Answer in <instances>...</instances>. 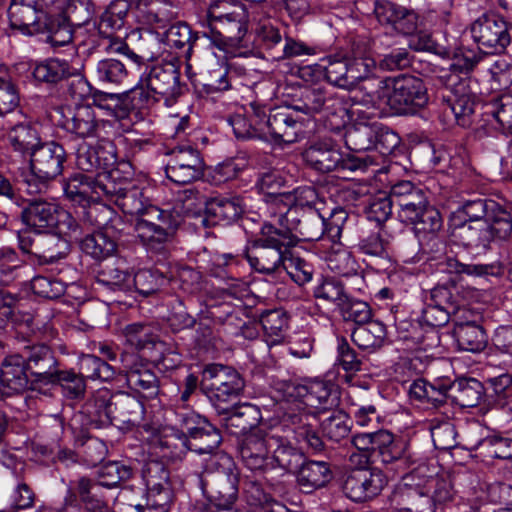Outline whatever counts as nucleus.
<instances>
[{
  "label": "nucleus",
  "mask_w": 512,
  "mask_h": 512,
  "mask_svg": "<svg viewBox=\"0 0 512 512\" xmlns=\"http://www.w3.org/2000/svg\"><path fill=\"white\" fill-rule=\"evenodd\" d=\"M288 397L300 402L286 414V421L291 425L298 442L306 443L313 451L319 452L324 443L317 433L318 415L336 405L332 397V385L321 380L304 384L288 383L285 388Z\"/></svg>",
  "instance_id": "obj_1"
},
{
  "label": "nucleus",
  "mask_w": 512,
  "mask_h": 512,
  "mask_svg": "<svg viewBox=\"0 0 512 512\" xmlns=\"http://www.w3.org/2000/svg\"><path fill=\"white\" fill-rule=\"evenodd\" d=\"M98 481L81 477L68 489L65 503L76 505L77 497L83 503L86 512H107L109 508L104 489L117 487L132 476V468L120 461H109L97 471Z\"/></svg>",
  "instance_id": "obj_2"
},
{
  "label": "nucleus",
  "mask_w": 512,
  "mask_h": 512,
  "mask_svg": "<svg viewBox=\"0 0 512 512\" xmlns=\"http://www.w3.org/2000/svg\"><path fill=\"white\" fill-rule=\"evenodd\" d=\"M369 97L374 105L388 106L396 114L415 113L428 103L424 82L412 75L379 80Z\"/></svg>",
  "instance_id": "obj_3"
},
{
  "label": "nucleus",
  "mask_w": 512,
  "mask_h": 512,
  "mask_svg": "<svg viewBox=\"0 0 512 512\" xmlns=\"http://www.w3.org/2000/svg\"><path fill=\"white\" fill-rule=\"evenodd\" d=\"M178 67L171 63L153 65L145 72L133 90V98H138L141 106L163 102L167 107L174 105L182 94Z\"/></svg>",
  "instance_id": "obj_4"
},
{
  "label": "nucleus",
  "mask_w": 512,
  "mask_h": 512,
  "mask_svg": "<svg viewBox=\"0 0 512 512\" xmlns=\"http://www.w3.org/2000/svg\"><path fill=\"white\" fill-rule=\"evenodd\" d=\"M61 9L59 0H11L8 8L10 27L24 35L42 33L49 18Z\"/></svg>",
  "instance_id": "obj_5"
},
{
  "label": "nucleus",
  "mask_w": 512,
  "mask_h": 512,
  "mask_svg": "<svg viewBox=\"0 0 512 512\" xmlns=\"http://www.w3.org/2000/svg\"><path fill=\"white\" fill-rule=\"evenodd\" d=\"M244 387V379L231 367L212 364L203 371L201 389L215 410L237 399L243 393Z\"/></svg>",
  "instance_id": "obj_6"
},
{
  "label": "nucleus",
  "mask_w": 512,
  "mask_h": 512,
  "mask_svg": "<svg viewBox=\"0 0 512 512\" xmlns=\"http://www.w3.org/2000/svg\"><path fill=\"white\" fill-rule=\"evenodd\" d=\"M351 445L364 453H377L380 462L394 474L404 473L408 460L403 449L388 430L356 433L351 437Z\"/></svg>",
  "instance_id": "obj_7"
},
{
  "label": "nucleus",
  "mask_w": 512,
  "mask_h": 512,
  "mask_svg": "<svg viewBox=\"0 0 512 512\" xmlns=\"http://www.w3.org/2000/svg\"><path fill=\"white\" fill-rule=\"evenodd\" d=\"M303 157L311 168L321 173L334 170L366 171L369 166L377 165L375 157L368 154L343 157L340 151L328 142L312 144L304 151Z\"/></svg>",
  "instance_id": "obj_8"
},
{
  "label": "nucleus",
  "mask_w": 512,
  "mask_h": 512,
  "mask_svg": "<svg viewBox=\"0 0 512 512\" xmlns=\"http://www.w3.org/2000/svg\"><path fill=\"white\" fill-rule=\"evenodd\" d=\"M231 13L225 14L219 22H209L205 36L211 44L227 54H234L240 47H246L249 14L245 7H236Z\"/></svg>",
  "instance_id": "obj_9"
},
{
  "label": "nucleus",
  "mask_w": 512,
  "mask_h": 512,
  "mask_svg": "<svg viewBox=\"0 0 512 512\" xmlns=\"http://www.w3.org/2000/svg\"><path fill=\"white\" fill-rule=\"evenodd\" d=\"M181 221L182 215L179 211L162 209V215L159 217L138 219L135 223V231L149 252L164 254Z\"/></svg>",
  "instance_id": "obj_10"
},
{
  "label": "nucleus",
  "mask_w": 512,
  "mask_h": 512,
  "mask_svg": "<svg viewBox=\"0 0 512 512\" xmlns=\"http://www.w3.org/2000/svg\"><path fill=\"white\" fill-rule=\"evenodd\" d=\"M256 109V116L262 119L263 140L270 138L275 143L292 144L300 139L303 129L295 115V107L267 109L265 105L260 104Z\"/></svg>",
  "instance_id": "obj_11"
},
{
  "label": "nucleus",
  "mask_w": 512,
  "mask_h": 512,
  "mask_svg": "<svg viewBox=\"0 0 512 512\" xmlns=\"http://www.w3.org/2000/svg\"><path fill=\"white\" fill-rule=\"evenodd\" d=\"M95 412L99 418L138 426L144 419L143 403L128 393L109 395L108 391L98 393L93 399Z\"/></svg>",
  "instance_id": "obj_12"
},
{
  "label": "nucleus",
  "mask_w": 512,
  "mask_h": 512,
  "mask_svg": "<svg viewBox=\"0 0 512 512\" xmlns=\"http://www.w3.org/2000/svg\"><path fill=\"white\" fill-rule=\"evenodd\" d=\"M386 512H435L430 496L418 479V470L402 476L388 497Z\"/></svg>",
  "instance_id": "obj_13"
},
{
  "label": "nucleus",
  "mask_w": 512,
  "mask_h": 512,
  "mask_svg": "<svg viewBox=\"0 0 512 512\" xmlns=\"http://www.w3.org/2000/svg\"><path fill=\"white\" fill-rule=\"evenodd\" d=\"M373 13L380 25L403 36L412 35L421 26L426 27V22L433 26L432 21L435 18V14L430 12L423 21H420L415 10L388 0L375 1Z\"/></svg>",
  "instance_id": "obj_14"
},
{
  "label": "nucleus",
  "mask_w": 512,
  "mask_h": 512,
  "mask_svg": "<svg viewBox=\"0 0 512 512\" xmlns=\"http://www.w3.org/2000/svg\"><path fill=\"white\" fill-rule=\"evenodd\" d=\"M20 353L31 377V390L45 393L59 369V363L51 348L43 343L25 344Z\"/></svg>",
  "instance_id": "obj_15"
},
{
  "label": "nucleus",
  "mask_w": 512,
  "mask_h": 512,
  "mask_svg": "<svg viewBox=\"0 0 512 512\" xmlns=\"http://www.w3.org/2000/svg\"><path fill=\"white\" fill-rule=\"evenodd\" d=\"M471 36L484 53L497 54L511 43L510 25L498 14H484L471 25Z\"/></svg>",
  "instance_id": "obj_16"
},
{
  "label": "nucleus",
  "mask_w": 512,
  "mask_h": 512,
  "mask_svg": "<svg viewBox=\"0 0 512 512\" xmlns=\"http://www.w3.org/2000/svg\"><path fill=\"white\" fill-rule=\"evenodd\" d=\"M204 168L205 162L198 149L190 145H178L168 154L165 173L170 181L185 185L201 179Z\"/></svg>",
  "instance_id": "obj_17"
},
{
  "label": "nucleus",
  "mask_w": 512,
  "mask_h": 512,
  "mask_svg": "<svg viewBox=\"0 0 512 512\" xmlns=\"http://www.w3.org/2000/svg\"><path fill=\"white\" fill-rule=\"evenodd\" d=\"M388 484V477L378 468L355 469L342 483L344 495L354 502H366L381 494Z\"/></svg>",
  "instance_id": "obj_18"
},
{
  "label": "nucleus",
  "mask_w": 512,
  "mask_h": 512,
  "mask_svg": "<svg viewBox=\"0 0 512 512\" xmlns=\"http://www.w3.org/2000/svg\"><path fill=\"white\" fill-rule=\"evenodd\" d=\"M500 225L492 222H460L456 224L452 235L465 248L486 251L496 240H507L512 234V222H508L505 234L498 232Z\"/></svg>",
  "instance_id": "obj_19"
},
{
  "label": "nucleus",
  "mask_w": 512,
  "mask_h": 512,
  "mask_svg": "<svg viewBox=\"0 0 512 512\" xmlns=\"http://www.w3.org/2000/svg\"><path fill=\"white\" fill-rule=\"evenodd\" d=\"M276 434L258 428L239 442V454L244 465L252 471H261L269 467L272 448L276 445Z\"/></svg>",
  "instance_id": "obj_20"
},
{
  "label": "nucleus",
  "mask_w": 512,
  "mask_h": 512,
  "mask_svg": "<svg viewBox=\"0 0 512 512\" xmlns=\"http://www.w3.org/2000/svg\"><path fill=\"white\" fill-rule=\"evenodd\" d=\"M462 222H492L500 225L498 232L505 234L508 222H512L510 213L490 198H476L464 202L458 209Z\"/></svg>",
  "instance_id": "obj_21"
},
{
  "label": "nucleus",
  "mask_w": 512,
  "mask_h": 512,
  "mask_svg": "<svg viewBox=\"0 0 512 512\" xmlns=\"http://www.w3.org/2000/svg\"><path fill=\"white\" fill-rule=\"evenodd\" d=\"M221 417L220 422L231 435H242L245 437L248 433L258 429V424L262 419L260 409L249 403H244L235 407L225 406L216 410Z\"/></svg>",
  "instance_id": "obj_22"
},
{
  "label": "nucleus",
  "mask_w": 512,
  "mask_h": 512,
  "mask_svg": "<svg viewBox=\"0 0 512 512\" xmlns=\"http://www.w3.org/2000/svg\"><path fill=\"white\" fill-rule=\"evenodd\" d=\"M105 121L97 117L96 111L89 105H77L64 115L63 129L80 139L99 138Z\"/></svg>",
  "instance_id": "obj_23"
},
{
  "label": "nucleus",
  "mask_w": 512,
  "mask_h": 512,
  "mask_svg": "<svg viewBox=\"0 0 512 512\" xmlns=\"http://www.w3.org/2000/svg\"><path fill=\"white\" fill-rule=\"evenodd\" d=\"M31 155V170L44 180H53L63 171L66 152L62 145L51 141L41 143Z\"/></svg>",
  "instance_id": "obj_24"
},
{
  "label": "nucleus",
  "mask_w": 512,
  "mask_h": 512,
  "mask_svg": "<svg viewBox=\"0 0 512 512\" xmlns=\"http://www.w3.org/2000/svg\"><path fill=\"white\" fill-rule=\"evenodd\" d=\"M239 472L228 474H214L212 478L206 479V493L208 504L219 507L223 510H231L238 499Z\"/></svg>",
  "instance_id": "obj_25"
},
{
  "label": "nucleus",
  "mask_w": 512,
  "mask_h": 512,
  "mask_svg": "<svg viewBox=\"0 0 512 512\" xmlns=\"http://www.w3.org/2000/svg\"><path fill=\"white\" fill-rule=\"evenodd\" d=\"M206 306L207 317L216 324L226 326L230 333H236L245 326L243 304L233 303L219 294L208 298Z\"/></svg>",
  "instance_id": "obj_26"
},
{
  "label": "nucleus",
  "mask_w": 512,
  "mask_h": 512,
  "mask_svg": "<svg viewBox=\"0 0 512 512\" xmlns=\"http://www.w3.org/2000/svg\"><path fill=\"white\" fill-rule=\"evenodd\" d=\"M408 224L413 226L424 252L426 247H429L430 251L436 252L442 249L443 243L437 233L440 231L443 221L440 212L433 205L429 204L417 219Z\"/></svg>",
  "instance_id": "obj_27"
},
{
  "label": "nucleus",
  "mask_w": 512,
  "mask_h": 512,
  "mask_svg": "<svg viewBox=\"0 0 512 512\" xmlns=\"http://www.w3.org/2000/svg\"><path fill=\"white\" fill-rule=\"evenodd\" d=\"M75 155L76 166L85 172L107 169L116 163L114 145L110 141H104L97 146L83 142L77 147Z\"/></svg>",
  "instance_id": "obj_28"
},
{
  "label": "nucleus",
  "mask_w": 512,
  "mask_h": 512,
  "mask_svg": "<svg viewBox=\"0 0 512 512\" xmlns=\"http://www.w3.org/2000/svg\"><path fill=\"white\" fill-rule=\"evenodd\" d=\"M21 353L7 355L0 369V383L7 393L17 394L31 389V377Z\"/></svg>",
  "instance_id": "obj_29"
},
{
  "label": "nucleus",
  "mask_w": 512,
  "mask_h": 512,
  "mask_svg": "<svg viewBox=\"0 0 512 512\" xmlns=\"http://www.w3.org/2000/svg\"><path fill=\"white\" fill-rule=\"evenodd\" d=\"M243 253L251 268L263 274L280 271L288 254L254 240L249 242Z\"/></svg>",
  "instance_id": "obj_30"
},
{
  "label": "nucleus",
  "mask_w": 512,
  "mask_h": 512,
  "mask_svg": "<svg viewBox=\"0 0 512 512\" xmlns=\"http://www.w3.org/2000/svg\"><path fill=\"white\" fill-rule=\"evenodd\" d=\"M472 314H461L455 320L454 335L460 350L481 352L487 344L486 333L475 320H470Z\"/></svg>",
  "instance_id": "obj_31"
},
{
  "label": "nucleus",
  "mask_w": 512,
  "mask_h": 512,
  "mask_svg": "<svg viewBox=\"0 0 512 512\" xmlns=\"http://www.w3.org/2000/svg\"><path fill=\"white\" fill-rule=\"evenodd\" d=\"M254 241L277 249L279 251L289 253V249L297 245L299 236L293 233L290 222H284L282 225L265 221L259 231L258 238Z\"/></svg>",
  "instance_id": "obj_32"
},
{
  "label": "nucleus",
  "mask_w": 512,
  "mask_h": 512,
  "mask_svg": "<svg viewBox=\"0 0 512 512\" xmlns=\"http://www.w3.org/2000/svg\"><path fill=\"white\" fill-rule=\"evenodd\" d=\"M60 208L45 200H33L21 211L23 223L34 230L53 229L57 224Z\"/></svg>",
  "instance_id": "obj_33"
},
{
  "label": "nucleus",
  "mask_w": 512,
  "mask_h": 512,
  "mask_svg": "<svg viewBox=\"0 0 512 512\" xmlns=\"http://www.w3.org/2000/svg\"><path fill=\"white\" fill-rule=\"evenodd\" d=\"M125 214L139 217H159L162 215V209L153 205L144 192L136 187L126 189L121 197L114 200Z\"/></svg>",
  "instance_id": "obj_34"
},
{
  "label": "nucleus",
  "mask_w": 512,
  "mask_h": 512,
  "mask_svg": "<svg viewBox=\"0 0 512 512\" xmlns=\"http://www.w3.org/2000/svg\"><path fill=\"white\" fill-rule=\"evenodd\" d=\"M386 338V326L378 320H371L363 325L356 326L351 333L353 343L359 349L368 353L380 349Z\"/></svg>",
  "instance_id": "obj_35"
},
{
  "label": "nucleus",
  "mask_w": 512,
  "mask_h": 512,
  "mask_svg": "<svg viewBox=\"0 0 512 512\" xmlns=\"http://www.w3.org/2000/svg\"><path fill=\"white\" fill-rule=\"evenodd\" d=\"M331 478V470L324 461L302 462L298 468L297 482L305 493H311L325 486Z\"/></svg>",
  "instance_id": "obj_36"
},
{
  "label": "nucleus",
  "mask_w": 512,
  "mask_h": 512,
  "mask_svg": "<svg viewBox=\"0 0 512 512\" xmlns=\"http://www.w3.org/2000/svg\"><path fill=\"white\" fill-rule=\"evenodd\" d=\"M243 213L239 198L217 196L206 202V216L213 224H229Z\"/></svg>",
  "instance_id": "obj_37"
},
{
  "label": "nucleus",
  "mask_w": 512,
  "mask_h": 512,
  "mask_svg": "<svg viewBox=\"0 0 512 512\" xmlns=\"http://www.w3.org/2000/svg\"><path fill=\"white\" fill-rule=\"evenodd\" d=\"M260 107L259 103H250L249 116L244 114L236 113L232 115L228 122L232 127L234 135L238 139H264V133L262 130V119L256 116V108Z\"/></svg>",
  "instance_id": "obj_38"
},
{
  "label": "nucleus",
  "mask_w": 512,
  "mask_h": 512,
  "mask_svg": "<svg viewBox=\"0 0 512 512\" xmlns=\"http://www.w3.org/2000/svg\"><path fill=\"white\" fill-rule=\"evenodd\" d=\"M96 177L76 173L72 175L64 185V192L68 199L79 205L85 206L90 202H96L95 193Z\"/></svg>",
  "instance_id": "obj_39"
},
{
  "label": "nucleus",
  "mask_w": 512,
  "mask_h": 512,
  "mask_svg": "<svg viewBox=\"0 0 512 512\" xmlns=\"http://www.w3.org/2000/svg\"><path fill=\"white\" fill-rule=\"evenodd\" d=\"M69 240L54 233H42L35 260L39 264L54 263L68 254Z\"/></svg>",
  "instance_id": "obj_40"
},
{
  "label": "nucleus",
  "mask_w": 512,
  "mask_h": 512,
  "mask_svg": "<svg viewBox=\"0 0 512 512\" xmlns=\"http://www.w3.org/2000/svg\"><path fill=\"white\" fill-rule=\"evenodd\" d=\"M8 141L14 151L23 155L31 154L41 144L37 129L28 121L10 127Z\"/></svg>",
  "instance_id": "obj_41"
},
{
  "label": "nucleus",
  "mask_w": 512,
  "mask_h": 512,
  "mask_svg": "<svg viewBox=\"0 0 512 512\" xmlns=\"http://www.w3.org/2000/svg\"><path fill=\"white\" fill-rule=\"evenodd\" d=\"M73 69L66 60L49 58L35 64L32 70L34 79L41 83H58L73 74Z\"/></svg>",
  "instance_id": "obj_42"
},
{
  "label": "nucleus",
  "mask_w": 512,
  "mask_h": 512,
  "mask_svg": "<svg viewBox=\"0 0 512 512\" xmlns=\"http://www.w3.org/2000/svg\"><path fill=\"white\" fill-rule=\"evenodd\" d=\"M317 200V192L313 187H298L291 192H283L282 196H278L276 201L278 204L283 205L285 208L282 213L291 210L292 215L297 214L298 211L303 210L305 213L315 208Z\"/></svg>",
  "instance_id": "obj_43"
},
{
  "label": "nucleus",
  "mask_w": 512,
  "mask_h": 512,
  "mask_svg": "<svg viewBox=\"0 0 512 512\" xmlns=\"http://www.w3.org/2000/svg\"><path fill=\"white\" fill-rule=\"evenodd\" d=\"M244 491L248 495L251 512H291L284 504L268 498L258 480H244Z\"/></svg>",
  "instance_id": "obj_44"
},
{
  "label": "nucleus",
  "mask_w": 512,
  "mask_h": 512,
  "mask_svg": "<svg viewBox=\"0 0 512 512\" xmlns=\"http://www.w3.org/2000/svg\"><path fill=\"white\" fill-rule=\"evenodd\" d=\"M482 384L474 379H459L452 382L450 399L456 405L468 408L475 407L482 398Z\"/></svg>",
  "instance_id": "obj_45"
},
{
  "label": "nucleus",
  "mask_w": 512,
  "mask_h": 512,
  "mask_svg": "<svg viewBox=\"0 0 512 512\" xmlns=\"http://www.w3.org/2000/svg\"><path fill=\"white\" fill-rule=\"evenodd\" d=\"M260 323L269 346L280 344L288 329V317L280 309L267 310L260 315Z\"/></svg>",
  "instance_id": "obj_46"
},
{
  "label": "nucleus",
  "mask_w": 512,
  "mask_h": 512,
  "mask_svg": "<svg viewBox=\"0 0 512 512\" xmlns=\"http://www.w3.org/2000/svg\"><path fill=\"white\" fill-rule=\"evenodd\" d=\"M418 470V479L422 486H425V492L430 496L434 504V511L437 507H442L453 501L455 492L449 479L441 477H426L420 469Z\"/></svg>",
  "instance_id": "obj_47"
},
{
  "label": "nucleus",
  "mask_w": 512,
  "mask_h": 512,
  "mask_svg": "<svg viewBox=\"0 0 512 512\" xmlns=\"http://www.w3.org/2000/svg\"><path fill=\"white\" fill-rule=\"evenodd\" d=\"M276 442L272 448L269 467H280L286 471L297 470L303 462V454L277 434Z\"/></svg>",
  "instance_id": "obj_48"
},
{
  "label": "nucleus",
  "mask_w": 512,
  "mask_h": 512,
  "mask_svg": "<svg viewBox=\"0 0 512 512\" xmlns=\"http://www.w3.org/2000/svg\"><path fill=\"white\" fill-rule=\"evenodd\" d=\"M128 386L145 399H155L159 392V380L149 369H131L127 372Z\"/></svg>",
  "instance_id": "obj_49"
},
{
  "label": "nucleus",
  "mask_w": 512,
  "mask_h": 512,
  "mask_svg": "<svg viewBox=\"0 0 512 512\" xmlns=\"http://www.w3.org/2000/svg\"><path fill=\"white\" fill-rule=\"evenodd\" d=\"M82 251L91 257L101 260L111 256L116 249L114 235L107 231H96L87 235L80 241Z\"/></svg>",
  "instance_id": "obj_50"
},
{
  "label": "nucleus",
  "mask_w": 512,
  "mask_h": 512,
  "mask_svg": "<svg viewBox=\"0 0 512 512\" xmlns=\"http://www.w3.org/2000/svg\"><path fill=\"white\" fill-rule=\"evenodd\" d=\"M293 233H298L306 241L321 239L325 233V219L318 210H311L302 215L301 219L290 220Z\"/></svg>",
  "instance_id": "obj_51"
},
{
  "label": "nucleus",
  "mask_w": 512,
  "mask_h": 512,
  "mask_svg": "<svg viewBox=\"0 0 512 512\" xmlns=\"http://www.w3.org/2000/svg\"><path fill=\"white\" fill-rule=\"evenodd\" d=\"M201 92L207 96L221 94L231 89V77L228 68L218 63L201 74Z\"/></svg>",
  "instance_id": "obj_52"
},
{
  "label": "nucleus",
  "mask_w": 512,
  "mask_h": 512,
  "mask_svg": "<svg viewBox=\"0 0 512 512\" xmlns=\"http://www.w3.org/2000/svg\"><path fill=\"white\" fill-rule=\"evenodd\" d=\"M325 259L328 268L332 272L340 276L355 275L357 280H362V278L357 274V262L353 258L351 252L342 245L337 244L333 247Z\"/></svg>",
  "instance_id": "obj_53"
},
{
  "label": "nucleus",
  "mask_w": 512,
  "mask_h": 512,
  "mask_svg": "<svg viewBox=\"0 0 512 512\" xmlns=\"http://www.w3.org/2000/svg\"><path fill=\"white\" fill-rule=\"evenodd\" d=\"M375 136L376 129L374 126L360 123L347 129L345 133V144L351 151H370L374 148Z\"/></svg>",
  "instance_id": "obj_54"
},
{
  "label": "nucleus",
  "mask_w": 512,
  "mask_h": 512,
  "mask_svg": "<svg viewBox=\"0 0 512 512\" xmlns=\"http://www.w3.org/2000/svg\"><path fill=\"white\" fill-rule=\"evenodd\" d=\"M338 309L345 322H353L356 326L372 320V309L362 300L347 296L338 303Z\"/></svg>",
  "instance_id": "obj_55"
},
{
  "label": "nucleus",
  "mask_w": 512,
  "mask_h": 512,
  "mask_svg": "<svg viewBox=\"0 0 512 512\" xmlns=\"http://www.w3.org/2000/svg\"><path fill=\"white\" fill-rule=\"evenodd\" d=\"M324 71L327 81L332 85L347 90L354 88L348 58L329 57L327 64L324 66Z\"/></svg>",
  "instance_id": "obj_56"
},
{
  "label": "nucleus",
  "mask_w": 512,
  "mask_h": 512,
  "mask_svg": "<svg viewBox=\"0 0 512 512\" xmlns=\"http://www.w3.org/2000/svg\"><path fill=\"white\" fill-rule=\"evenodd\" d=\"M197 36L193 33L190 26L184 22L172 24L165 32V42L170 48L185 50L189 57L193 43Z\"/></svg>",
  "instance_id": "obj_57"
},
{
  "label": "nucleus",
  "mask_w": 512,
  "mask_h": 512,
  "mask_svg": "<svg viewBox=\"0 0 512 512\" xmlns=\"http://www.w3.org/2000/svg\"><path fill=\"white\" fill-rule=\"evenodd\" d=\"M351 420L342 411H334L329 417L321 422L324 436L333 442H340L345 439L351 431Z\"/></svg>",
  "instance_id": "obj_58"
},
{
  "label": "nucleus",
  "mask_w": 512,
  "mask_h": 512,
  "mask_svg": "<svg viewBox=\"0 0 512 512\" xmlns=\"http://www.w3.org/2000/svg\"><path fill=\"white\" fill-rule=\"evenodd\" d=\"M123 1H116L111 5V10L105 12L99 21V32L107 38H112L113 34L124 26V19L128 14V9L134 15L127 3L120 7Z\"/></svg>",
  "instance_id": "obj_59"
},
{
  "label": "nucleus",
  "mask_w": 512,
  "mask_h": 512,
  "mask_svg": "<svg viewBox=\"0 0 512 512\" xmlns=\"http://www.w3.org/2000/svg\"><path fill=\"white\" fill-rule=\"evenodd\" d=\"M126 342L137 350H142L155 345L157 335L151 325L144 323H132L123 329Z\"/></svg>",
  "instance_id": "obj_60"
},
{
  "label": "nucleus",
  "mask_w": 512,
  "mask_h": 512,
  "mask_svg": "<svg viewBox=\"0 0 512 512\" xmlns=\"http://www.w3.org/2000/svg\"><path fill=\"white\" fill-rule=\"evenodd\" d=\"M80 374L91 380L109 381L114 378L112 366L94 355H83L79 361Z\"/></svg>",
  "instance_id": "obj_61"
},
{
  "label": "nucleus",
  "mask_w": 512,
  "mask_h": 512,
  "mask_svg": "<svg viewBox=\"0 0 512 512\" xmlns=\"http://www.w3.org/2000/svg\"><path fill=\"white\" fill-rule=\"evenodd\" d=\"M321 119L330 130H340L350 120L347 104L341 98L333 96L327 103Z\"/></svg>",
  "instance_id": "obj_62"
},
{
  "label": "nucleus",
  "mask_w": 512,
  "mask_h": 512,
  "mask_svg": "<svg viewBox=\"0 0 512 512\" xmlns=\"http://www.w3.org/2000/svg\"><path fill=\"white\" fill-rule=\"evenodd\" d=\"M166 281L163 273L156 269H142L132 276V286L144 296L158 291Z\"/></svg>",
  "instance_id": "obj_63"
},
{
  "label": "nucleus",
  "mask_w": 512,
  "mask_h": 512,
  "mask_svg": "<svg viewBox=\"0 0 512 512\" xmlns=\"http://www.w3.org/2000/svg\"><path fill=\"white\" fill-rule=\"evenodd\" d=\"M489 107V113L503 131L512 136V93L502 94Z\"/></svg>",
  "instance_id": "obj_64"
}]
</instances>
